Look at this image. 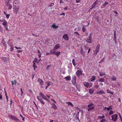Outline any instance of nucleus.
I'll return each mask as SVG.
<instances>
[{"label":"nucleus","instance_id":"nucleus-1","mask_svg":"<svg viewBox=\"0 0 122 122\" xmlns=\"http://www.w3.org/2000/svg\"><path fill=\"white\" fill-rule=\"evenodd\" d=\"M5 5L8 7L9 10H11L12 8V5L10 4V2H12L11 0H6Z\"/></svg>","mask_w":122,"mask_h":122},{"label":"nucleus","instance_id":"nucleus-2","mask_svg":"<svg viewBox=\"0 0 122 122\" xmlns=\"http://www.w3.org/2000/svg\"><path fill=\"white\" fill-rule=\"evenodd\" d=\"M8 117L9 119H13L18 122H20V121L19 119L17 118L15 116H14L12 115H9Z\"/></svg>","mask_w":122,"mask_h":122},{"label":"nucleus","instance_id":"nucleus-3","mask_svg":"<svg viewBox=\"0 0 122 122\" xmlns=\"http://www.w3.org/2000/svg\"><path fill=\"white\" fill-rule=\"evenodd\" d=\"M20 7L19 6H15L14 5L13 6V11L14 13L16 14L17 12L19 11V9Z\"/></svg>","mask_w":122,"mask_h":122},{"label":"nucleus","instance_id":"nucleus-4","mask_svg":"<svg viewBox=\"0 0 122 122\" xmlns=\"http://www.w3.org/2000/svg\"><path fill=\"white\" fill-rule=\"evenodd\" d=\"M118 115L117 114H114L112 116V119L114 121H116L117 119Z\"/></svg>","mask_w":122,"mask_h":122},{"label":"nucleus","instance_id":"nucleus-5","mask_svg":"<svg viewBox=\"0 0 122 122\" xmlns=\"http://www.w3.org/2000/svg\"><path fill=\"white\" fill-rule=\"evenodd\" d=\"M82 72L81 70H77L76 72V75L78 77H79L82 75Z\"/></svg>","mask_w":122,"mask_h":122},{"label":"nucleus","instance_id":"nucleus-6","mask_svg":"<svg viewBox=\"0 0 122 122\" xmlns=\"http://www.w3.org/2000/svg\"><path fill=\"white\" fill-rule=\"evenodd\" d=\"M100 45L99 44H98L96 48L95 52H96V55L97 53L99 52L100 49Z\"/></svg>","mask_w":122,"mask_h":122},{"label":"nucleus","instance_id":"nucleus-7","mask_svg":"<svg viewBox=\"0 0 122 122\" xmlns=\"http://www.w3.org/2000/svg\"><path fill=\"white\" fill-rule=\"evenodd\" d=\"M0 58L4 62H7L8 58L6 57H0Z\"/></svg>","mask_w":122,"mask_h":122},{"label":"nucleus","instance_id":"nucleus-8","mask_svg":"<svg viewBox=\"0 0 122 122\" xmlns=\"http://www.w3.org/2000/svg\"><path fill=\"white\" fill-rule=\"evenodd\" d=\"M63 38L65 40L67 41L69 39V37L68 36V35L67 34H64L63 36Z\"/></svg>","mask_w":122,"mask_h":122},{"label":"nucleus","instance_id":"nucleus-9","mask_svg":"<svg viewBox=\"0 0 122 122\" xmlns=\"http://www.w3.org/2000/svg\"><path fill=\"white\" fill-rule=\"evenodd\" d=\"M13 6L14 5L15 6H19L18 5L19 2L16 0H14L13 2Z\"/></svg>","mask_w":122,"mask_h":122},{"label":"nucleus","instance_id":"nucleus-10","mask_svg":"<svg viewBox=\"0 0 122 122\" xmlns=\"http://www.w3.org/2000/svg\"><path fill=\"white\" fill-rule=\"evenodd\" d=\"M76 80V76H73L72 77V83L75 84Z\"/></svg>","mask_w":122,"mask_h":122},{"label":"nucleus","instance_id":"nucleus-11","mask_svg":"<svg viewBox=\"0 0 122 122\" xmlns=\"http://www.w3.org/2000/svg\"><path fill=\"white\" fill-rule=\"evenodd\" d=\"M97 117L99 119H103L105 117L103 114H101V115H99L97 116Z\"/></svg>","mask_w":122,"mask_h":122},{"label":"nucleus","instance_id":"nucleus-12","mask_svg":"<svg viewBox=\"0 0 122 122\" xmlns=\"http://www.w3.org/2000/svg\"><path fill=\"white\" fill-rule=\"evenodd\" d=\"M2 25L4 26H7L8 25V24L7 21L4 19V21Z\"/></svg>","mask_w":122,"mask_h":122},{"label":"nucleus","instance_id":"nucleus-13","mask_svg":"<svg viewBox=\"0 0 122 122\" xmlns=\"http://www.w3.org/2000/svg\"><path fill=\"white\" fill-rule=\"evenodd\" d=\"M109 78H111L112 80V81H115L116 79V77L114 76H113L112 77L109 76Z\"/></svg>","mask_w":122,"mask_h":122},{"label":"nucleus","instance_id":"nucleus-14","mask_svg":"<svg viewBox=\"0 0 122 122\" xmlns=\"http://www.w3.org/2000/svg\"><path fill=\"white\" fill-rule=\"evenodd\" d=\"M94 91V90L91 88L89 89V93L90 94H93Z\"/></svg>","mask_w":122,"mask_h":122},{"label":"nucleus","instance_id":"nucleus-15","mask_svg":"<svg viewBox=\"0 0 122 122\" xmlns=\"http://www.w3.org/2000/svg\"><path fill=\"white\" fill-rule=\"evenodd\" d=\"M97 94H104L105 93V92L102 90H100L97 92Z\"/></svg>","mask_w":122,"mask_h":122},{"label":"nucleus","instance_id":"nucleus-16","mask_svg":"<svg viewBox=\"0 0 122 122\" xmlns=\"http://www.w3.org/2000/svg\"><path fill=\"white\" fill-rule=\"evenodd\" d=\"M37 81L39 83L42 84L43 83V81L40 78L38 79Z\"/></svg>","mask_w":122,"mask_h":122},{"label":"nucleus","instance_id":"nucleus-17","mask_svg":"<svg viewBox=\"0 0 122 122\" xmlns=\"http://www.w3.org/2000/svg\"><path fill=\"white\" fill-rule=\"evenodd\" d=\"M76 86L77 89L79 91H80V84H76Z\"/></svg>","mask_w":122,"mask_h":122},{"label":"nucleus","instance_id":"nucleus-18","mask_svg":"<svg viewBox=\"0 0 122 122\" xmlns=\"http://www.w3.org/2000/svg\"><path fill=\"white\" fill-rule=\"evenodd\" d=\"M40 61H39L37 58H35L34 60L33 61V62H34V63H38L39 62H40Z\"/></svg>","mask_w":122,"mask_h":122},{"label":"nucleus","instance_id":"nucleus-19","mask_svg":"<svg viewBox=\"0 0 122 122\" xmlns=\"http://www.w3.org/2000/svg\"><path fill=\"white\" fill-rule=\"evenodd\" d=\"M80 53L83 56H84L85 55V54L84 52L83 51L82 48H81V50L80 51Z\"/></svg>","mask_w":122,"mask_h":122},{"label":"nucleus","instance_id":"nucleus-20","mask_svg":"<svg viewBox=\"0 0 122 122\" xmlns=\"http://www.w3.org/2000/svg\"><path fill=\"white\" fill-rule=\"evenodd\" d=\"M64 78L66 79V80L67 81L70 80L71 79V77L70 76H68L67 77H65Z\"/></svg>","mask_w":122,"mask_h":122},{"label":"nucleus","instance_id":"nucleus-21","mask_svg":"<svg viewBox=\"0 0 122 122\" xmlns=\"http://www.w3.org/2000/svg\"><path fill=\"white\" fill-rule=\"evenodd\" d=\"M60 53L61 52L60 51H57L55 52V54L57 56H58Z\"/></svg>","mask_w":122,"mask_h":122},{"label":"nucleus","instance_id":"nucleus-22","mask_svg":"<svg viewBox=\"0 0 122 122\" xmlns=\"http://www.w3.org/2000/svg\"><path fill=\"white\" fill-rule=\"evenodd\" d=\"M92 34L91 33L90 34L89 36L87 37V40H92Z\"/></svg>","mask_w":122,"mask_h":122},{"label":"nucleus","instance_id":"nucleus-23","mask_svg":"<svg viewBox=\"0 0 122 122\" xmlns=\"http://www.w3.org/2000/svg\"><path fill=\"white\" fill-rule=\"evenodd\" d=\"M51 27L55 29H57L58 26L57 25H56L55 24H54L52 25Z\"/></svg>","mask_w":122,"mask_h":122},{"label":"nucleus","instance_id":"nucleus-24","mask_svg":"<svg viewBox=\"0 0 122 122\" xmlns=\"http://www.w3.org/2000/svg\"><path fill=\"white\" fill-rule=\"evenodd\" d=\"M52 105V108H53L55 110L57 108V107L56 105L54 103H53Z\"/></svg>","mask_w":122,"mask_h":122},{"label":"nucleus","instance_id":"nucleus-25","mask_svg":"<svg viewBox=\"0 0 122 122\" xmlns=\"http://www.w3.org/2000/svg\"><path fill=\"white\" fill-rule=\"evenodd\" d=\"M85 86L87 88H90L92 87V84H84Z\"/></svg>","mask_w":122,"mask_h":122},{"label":"nucleus","instance_id":"nucleus-26","mask_svg":"<svg viewBox=\"0 0 122 122\" xmlns=\"http://www.w3.org/2000/svg\"><path fill=\"white\" fill-rule=\"evenodd\" d=\"M60 46V45L59 44H56L55 47V49H57L58 48H59V46Z\"/></svg>","mask_w":122,"mask_h":122},{"label":"nucleus","instance_id":"nucleus-27","mask_svg":"<svg viewBox=\"0 0 122 122\" xmlns=\"http://www.w3.org/2000/svg\"><path fill=\"white\" fill-rule=\"evenodd\" d=\"M89 107L88 109V111H90L91 110H92L94 109V107Z\"/></svg>","mask_w":122,"mask_h":122},{"label":"nucleus","instance_id":"nucleus-28","mask_svg":"<svg viewBox=\"0 0 122 122\" xmlns=\"http://www.w3.org/2000/svg\"><path fill=\"white\" fill-rule=\"evenodd\" d=\"M66 103L68 104V106L70 105L72 107L73 106V104L71 102H67Z\"/></svg>","mask_w":122,"mask_h":122},{"label":"nucleus","instance_id":"nucleus-29","mask_svg":"<svg viewBox=\"0 0 122 122\" xmlns=\"http://www.w3.org/2000/svg\"><path fill=\"white\" fill-rule=\"evenodd\" d=\"M55 51H53L52 50H51L50 51V53L51 55H53L55 54Z\"/></svg>","mask_w":122,"mask_h":122},{"label":"nucleus","instance_id":"nucleus-30","mask_svg":"<svg viewBox=\"0 0 122 122\" xmlns=\"http://www.w3.org/2000/svg\"><path fill=\"white\" fill-rule=\"evenodd\" d=\"M95 76H93L91 78V81H92L95 80Z\"/></svg>","mask_w":122,"mask_h":122},{"label":"nucleus","instance_id":"nucleus-31","mask_svg":"<svg viewBox=\"0 0 122 122\" xmlns=\"http://www.w3.org/2000/svg\"><path fill=\"white\" fill-rule=\"evenodd\" d=\"M106 75V73L104 72H102L99 75L101 76H103Z\"/></svg>","mask_w":122,"mask_h":122},{"label":"nucleus","instance_id":"nucleus-32","mask_svg":"<svg viewBox=\"0 0 122 122\" xmlns=\"http://www.w3.org/2000/svg\"><path fill=\"white\" fill-rule=\"evenodd\" d=\"M39 101H40L41 103L43 105H44L45 104V102L43 101L42 99L40 100Z\"/></svg>","mask_w":122,"mask_h":122},{"label":"nucleus","instance_id":"nucleus-33","mask_svg":"<svg viewBox=\"0 0 122 122\" xmlns=\"http://www.w3.org/2000/svg\"><path fill=\"white\" fill-rule=\"evenodd\" d=\"M75 60L74 59H73L72 60V63L73 65L74 66H76V63L75 62Z\"/></svg>","mask_w":122,"mask_h":122},{"label":"nucleus","instance_id":"nucleus-34","mask_svg":"<svg viewBox=\"0 0 122 122\" xmlns=\"http://www.w3.org/2000/svg\"><path fill=\"white\" fill-rule=\"evenodd\" d=\"M108 4V2L107 1H105V3L103 4L102 6H105Z\"/></svg>","mask_w":122,"mask_h":122},{"label":"nucleus","instance_id":"nucleus-35","mask_svg":"<svg viewBox=\"0 0 122 122\" xmlns=\"http://www.w3.org/2000/svg\"><path fill=\"white\" fill-rule=\"evenodd\" d=\"M104 81V79L102 78L98 80V81L99 82H103Z\"/></svg>","mask_w":122,"mask_h":122},{"label":"nucleus","instance_id":"nucleus-36","mask_svg":"<svg viewBox=\"0 0 122 122\" xmlns=\"http://www.w3.org/2000/svg\"><path fill=\"white\" fill-rule=\"evenodd\" d=\"M94 104H93V103L92 102L90 104L88 105L87 106L88 107H92V106H93Z\"/></svg>","mask_w":122,"mask_h":122},{"label":"nucleus","instance_id":"nucleus-37","mask_svg":"<svg viewBox=\"0 0 122 122\" xmlns=\"http://www.w3.org/2000/svg\"><path fill=\"white\" fill-rule=\"evenodd\" d=\"M10 46V47H11V48H10V51H13L14 50V46L12 45Z\"/></svg>","mask_w":122,"mask_h":122},{"label":"nucleus","instance_id":"nucleus-38","mask_svg":"<svg viewBox=\"0 0 122 122\" xmlns=\"http://www.w3.org/2000/svg\"><path fill=\"white\" fill-rule=\"evenodd\" d=\"M20 117L22 118V120H23L24 121H25V120L24 119L25 118L24 117H23L22 115L21 114H20Z\"/></svg>","mask_w":122,"mask_h":122},{"label":"nucleus","instance_id":"nucleus-39","mask_svg":"<svg viewBox=\"0 0 122 122\" xmlns=\"http://www.w3.org/2000/svg\"><path fill=\"white\" fill-rule=\"evenodd\" d=\"M106 121V120L105 119H101L100 121V122H105Z\"/></svg>","mask_w":122,"mask_h":122},{"label":"nucleus","instance_id":"nucleus-40","mask_svg":"<svg viewBox=\"0 0 122 122\" xmlns=\"http://www.w3.org/2000/svg\"><path fill=\"white\" fill-rule=\"evenodd\" d=\"M39 94L42 97L44 95V94L43 93L41 92H40Z\"/></svg>","mask_w":122,"mask_h":122},{"label":"nucleus","instance_id":"nucleus-41","mask_svg":"<svg viewBox=\"0 0 122 122\" xmlns=\"http://www.w3.org/2000/svg\"><path fill=\"white\" fill-rule=\"evenodd\" d=\"M114 113L112 111H111L109 113V114L110 115H111Z\"/></svg>","mask_w":122,"mask_h":122},{"label":"nucleus","instance_id":"nucleus-42","mask_svg":"<svg viewBox=\"0 0 122 122\" xmlns=\"http://www.w3.org/2000/svg\"><path fill=\"white\" fill-rule=\"evenodd\" d=\"M42 98L44 100L46 99H47V97H46L44 95V96H43L42 97Z\"/></svg>","mask_w":122,"mask_h":122},{"label":"nucleus","instance_id":"nucleus-43","mask_svg":"<svg viewBox=\"0 0 122 122\" xmlns=\"http://www.w3.org/2000/svg\"><path fill=\"white\" fill-rule=\"evenodd\" d=\"M42 98L44 100L46 99H47V97H46L44 95V96H43L42 97Z\"/></svg>","mask_w":122,"mask_h":122},{"label":"nucleus","instance_id":"nucleus-44","mask_svg":"<svg viewBox=\"0 0 122 122\" xmlns=\"http://www.w3.org/2000/svg\"><path fill=\"white\" fill-rule=\"evenodd\" d=\"M10 16V15L9 14H7L6 15V17L7 18L9 19Z\"/></svg>","mask_w":122,"mask_h":122},{"label":"nucleus","instance_id":"nucleus-45","mask_svg":"<svg viewBox=\"0 0 122 122\" xmlns=\"http://www.w3.org/2000/svg\"><path fill=\"white\" fill-rule=\"evenodd\" d=\"M86 30L85 28L84 27V26H83L82 28V30L83 32H84L85 31V30Z\"/></svg>","mask_w":122,"mask_h":122},{"label":"nucleus","instance_id":"nucleus-46","mask_svg":"<svg viewBox=\"0 0 122 122\" xmlns=\"http://www.w3.org/2000/svg\"><path fill=\"white\" fill-rule=\"evenodd\" d=\"M37 99L38 100V101H39L40 100H41L42 99H41L40 97L39 96H37Z\"/></svg>","mask_w":122,"mask_h":122},{"label":"nucleus","instance_id":"nucleus-47","mask_svg":"<svg viewBox=\"0 0 122 122\" xmlns=\"http://www.w3.org/2000/svg\"><path fill=\"white\" fill-rule=\"evenodd\" d=\"M54 5V4L53 3H50L49 4V6H51L53 5Z\"/></svg>","mask_w":122,"mask_h":122},{"label":"nucleus","instance_id":"nucleus-48","mask_svg":"<svg viewBox=\"0 0 122 122\" xmlns=\"http://www.w3.org/2000/svg\"><path fill=\"white\" fill-rule=\"evenodd\" d=\"M33 66L34 67V68H36L37 67V66L36 65H35V63H34V62H33Z\"/></svg>","mask_w":122,"mask_h":122},{"label":"nucleus","instance_id":"nucleus-49","mask_svg":"<svg viewBox=\"0 0 122 122\" xmlns=\"http://www.w3.org/2000/svg\"><path fill=\"white\" fill-rule=\"evenodd\" d=\"M86 41L88 43H90L91 42L92 40H86Z\"/></svg>","mask_w":122,"mask_h":122},{"label":"nucleus","instance_id":"nucleus-50","mask_svg":"<svg viewBox=\"0 0 122 122\" xmlns=\"http://www.w3.org/2000/svg\"><path fill=\"white\" fill-rule=\"evenodd\" d=\"M15 47L16 48V49H21V47H18L17 46H15Z\"/></svg>","mask_w":122,"mask_h":122},{"label":"nucleus","instance_id":"nucleus-51","mask_svg":"<svg viewBox=\"0 0 122 122\" xmlns=\"http://www.w3.org/2000/svg\"><path fill=\"white\" fill-rule=\"evenodd\" d=\"M20 90H21V94L20 96H22V94H23V91H22V88H21L20 89Z\"/></svg>","mask_w":122,"mask_h":122},{"label":"nucleus","instance_id":"nucleus-52","mask_svg":"<svg viewBox=\"0 0 122 122\" xmlns=\"http://www.w3.org/2000/svg\"><path fill=\"white\" fill-rule=\"evenodd\" d=\"M107 92L108 93H111V94H113V92H112L111 91H109L108 92V91L107 90Z\"/></svg>","mask_w":122,"mask_h":122},{"label":"nucleus","instance_id":"nucleus-53","mask_svg":"<svg viewBox=\"0 0 122 122\" xmlns=\"http://www.w3.org/2000/svg\"><path fill=\"white\" fill-rule=\"evenodd\" d=\"M112 109V108H110L109 107H107V111H109L110 110Z\"/></svg>","mask_w":122,"mask_h":122},{"label":"nucleus","instance_id":"nucleus-54","mask_svg":"<svg viewBox=\"0 0 122 122\" xmlns=\"http://www.w3.org/2000/svg\"><path fill=\"white\" fill-rule=\"evenodd\" d=\"M119 116L120 117V119L122 121V117L121 116V115L120 114H119Z\"/></svg>","mask_w":122,"mask_h":122},{"label":"nucleus","instance_id":"nucleus-55","mask_svg":"<svg viewBox=\"0 0 122 122\" xmlns=\"http://www.w3.org/2000/svg\"><path fill=\"white\" fill-rule=\"evenodd\" d=\"M5 96L6 98H7L8 97V96L7 95V94L6 92L5 91Z\"/></svg>","mask_w":122,"mask_h":122},{"label":"nucleus","instance_id":"nucleus-56","mask_svg":"<svg viewBox=\"0 0 122 122\" xmlns=\"http://www.w3.org/2000/svg\"><path fill=\"white\" fill-rule=\"evenodd\" d=\"M17 51L18 52V53H19L20 52H22V51L18 50H17Z\"/></svg>","mask_w":122,"mask_h":122},{"label":"nucleus","instance_id":"nucleus-57","mask_svg":"<svg viewBox=\"0 0 122 122\" xmlns=\"http://www.w3.org/2000/svg\"><path fill=\"white\" fill-rule=\"evenodd\" d=\"M97 0L93 4V5H95L97 3Z\"/></svg>","mask_w":122,"mask_h":122},{"label":"nucleus","instance_id":"nucleus-58","mask_svg":"<svg viewBox=\"0 0 122 122\" xmlns=\"http://www.w3.org/2000/svg\"><path fill=\"white\" fill-rule=\"evenodd\" d=\"M41 53H40V54H39L38 56H39V57L40 58L41 57Z\"/></svg>","mask_w":122,"mask_h":122},{"label":"nucleus","instance_id":"nucleus-59","mask_svg":"<svg viewBox=\"0 0 122 122\" xmlns=\"http://www.w3.org/2000/svg\"><path fill=\"white\" fill-rule=\"evenodd\" d=\"M49 65H48V66H47V67L46 68L47 70H48L49 69Z\"/></svg>","mask_w":122,"mask_h":122},{"label":"nucleus","instance_id":"nucleus-60","mask_svg":"<svg viewBox=\"0 0 122 122\" xmlns=\"http://www.w3.org/2000/svg\"><path fill=\"white\" fill-rule=\"evenodd\" d=\"M80 0H76V2L78 3L80 2Z\"/></svg>","mask_w":122,"mask_h":122},{"label":"nucleus","instance_id":"nucleus-61","mask_svg":"<svg viewBox=\"0 0 122 122\" xmlns=\"http://www.w3.org/2000/svg\"><path fill=\"white\" fill-rule=\"evenodd\" d=\"M60 15H63L64 16L65 15V13H62Z\"/></svg>","mask_w":122,"mask_h":122},{"label":"nucleus","instance_id":"nucleus-62","mask_svg":"<svg viewBox=\"0 0 122 122\" xmlns=\"http://www.w3.org/2000/svg\"><path fill=\"white\" fill-rule=\"evenodd\" d=\"M103 60H104V59H102V60H101L99 62V63H101L103 61H104Z\"/></svg>","mask_w":122,"mask_h":122},{"label":"nucleus","instance_id":"nucleus-63","mask_svg":"<svg viewBox=\"0 0 122 122\" xmlns=\"http://www.w3.org/2000/svg\"><path fill=\"white\" fill-rule=\"evenodd\" d=\"M74 33H76V34L78 36H80V35L78 33L76 32H74Z\"/></svg>","mask_w":122,"mask_h":122},{"label":"nucleus","instance_id":"nucleus-64","mask_svg":"<svg viewBox=\"0 0 122 122\" xmlns=\"http://www.w3.org/2000/svg\"><path fill=\"white\" fill-rule=\"evenodd\" d=\"M2 97L1 95H0V99L2 100Z\"/></svg>","mask_w":122,"mask_h":122}]
</instances>
